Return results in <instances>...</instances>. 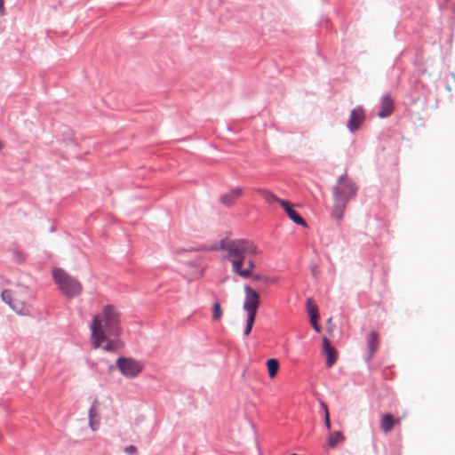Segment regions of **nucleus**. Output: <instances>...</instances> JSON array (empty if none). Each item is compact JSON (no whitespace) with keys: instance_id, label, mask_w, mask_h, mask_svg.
<instances>
[{"instance_id":"14","label":"nucleus","mask_w":455,"mask_h":455,"mask_svg":"<svg viewBox=\"0 0 455 455\" xmlns=\"http://www.w3.org/2000/svg\"><path fill=\"white\" fill-rule=\"evenodd\" d=\"M323 353L326 355V365L328 367L332 366L337 360V352L334 347H331L327 338L323 339Z\"/></svg>"},{"instance_id":"12","label":"nucleus","mask_w":455,"mask_h":455,"mask_svg":"<svg viewBox=\"0 0 455 455\" xmlns=\"http://www.w3.org/2000/svg\"><path fill=\"white\" fill-rule=\"evenodd\" d=\"M281 206L283 208L289 218L297 225L307 227V224L305 220L295 211L292 209L291 205L289 202L285 200L280 201Z\"/></svg>"},{"instance_id":"27","label":"nucleus","mask_w":455,"mask_h":455,"mask_svg":"<svg viewBox=\"0 0 455 455\" xmlns=\"http://www.w3.org/2000/svg\"><path fill=\"white\" fill-rule=\"evenodd\" d=\"M244 263H246L247 267H246V268H244L243 270H249V272H250V277H251V276H252V273H251V271H252V269L255 267V264H254L253 260H251V259H249V260H247V261L245 260V261H244Z\"/></svg>"},{"instance_id":"25","label":"nucleus","mask_w":455,"mask_h":455,"mask_svg":"<svg viewBox=\"0 0 455 455\" xmlns=\"http://www.w3.org/2000/svg\"><path fill=\"white\" fill-rule=\"evenodd\" d=\"M319 316H312V317H309L310 319V323L313 327V329L316 331V332H320L321 331V327L320 325L317 323V319H318Z\"/></svg>"},{"instance_id":"8","label":"nucleus","mask_w":455,"mask_h":455,"mask_svg":"<svg viewBox=\"0 0 455 455\" xmlns=\"http://www.w3.org/2000/svg\"><path fill=\"white\" fill-rule=\"evenodd\" d=\"M379 340L378 332L375 331H371L370 335L367 338V354L364 357V360L367 363H371L376 351L379 348Z\"/></svg>"},{"instance_id":"26","label":"nucleus","mask_w":455,"mask_h":455,"mask_svg":"<svg viewBox=\"0 0 455 455\" xmlns=\"http://www.w3.org/2000/svg\"><path fill=\"white\" fill-rule=\"evenodd\" d=\"M124 451L128 455H135L138 451L137 447L132 444L124 447Z\"/></svg>"},{"instance_id":"5","label":"nucleus","mask_w":455,"mask_h":455,"mask_svg":"<svg viewBox=\"0 0 455 455\" xmlns=\"http://www.w3.org/2000/svg\"><path fill=\"white\" fill-rule=\"evenodd\" d=\"M116 367L125 378H136L143 371V363L132 357L121 356L116 360Z\"/></svg>"},{"instance_id":"10","label":"nucleus","mask_w":455,"mask_h":455,"mask_svg":"<svg viewBox=\"0 0 455 455\" xmlns=\"http://www.w3.org/2000/svg\"><path fill=\"white\" fill-rule=\"evenodd\" d=\"M394 110V100L389 93H386L382 96L380 101V110L378 113V116L380 118H385L389 116Z\"/></svg>"},{"instance_id":"17","label":"nucleus","mask_w":455,"mask_h":455,"mask_svg":"<svg viewBox=\"0 0 455 455\" xmlns=\"http://www.w3.org/2000/svg\"><path fill=\"white\" fill-rule=\"evenodd\" d=\"M267 368L269 377L274 378L277 373L279 362L275 358L268 359L267 361Z\"/></svg>"},{"instance_id":"29","label":"nucleus","mask_w":455,"mask_h":455,"mask_svg":"<svg viewBox=\"0 0 455 455\" xmlns=\"http://www.w3.org/2000/svg\"><path fill=\"white\" fill-rule=\"evenodd\" d=\"M99 426H100V422L99 420H94L93 419V427H97V429L99 428Z\"/></svg>"},{"instance_id":"24","label":"nucleus","mask_w":455,"mask_h":455,"mask_svg":"<svg viewBox=\"0 0 455 455\" xmlns=\"http://www.w3.org/2000/svg\"><path fill=\"white\" fill-rule=\"evenodd\" d=\"M321 406L322 408L323 409L324 411V425L326 427V428L328 430L331 429V421H330V415H329V411H328V407L326 405V403H321Z\"/></svg>"},{"instance_id":"18","label":"nucleus","mask_w":455,"mask_h":455,"mask_svg":"<svg viewBox=\"0 0 455 455\" xmlns=\"http://www.w3.org/2000/svg\"><path fill=\"white\" fill-rule=\"evenodd\" d=\"M307 311L309 317L319 316L317 307L315 306L312 298H307L306 301Z\"/></svg>"},{"instance_id":"20","label":"nucleus","mask_w":455,"mask_h":455,"mask_svg":"<svg viewBox=\"0 0 455 455\" xmlns=\"http://www.w3.org/2000/svg\"><path fill=\"white\" fill-rule=\"evenodd\" d=\"M252 280L255 282H266V283H274L277 281L276 277H268L262 275H253Z\"/></svg>"},{"instance_id":"31","label":"nucleus","mask_w":455,"mask_h":455,"mask_svg":"<svg viewBox=\"0 0 455 455\" xmlns=\"http://www.w3.org/2000/svg\"><path fill=\"white\" fill-rule=\"evenodd\" d=\"M196 249L190 248V249H188V251H196Z\"/></svg>"},{"instance_id":"30","label":"nucleus","mask_w":455,"mask_h":455,"mask_svg":"<svg viewBox=\"0 0 455 455\" xmlns=\"http://www.w3.org/2000/svg\"><path fill=\"white\" fill-rule=\"evenodd\" d=\"M3 147H4V145H3V143L0 141V150H2Z\"/></svg>"},{"instance_id":"28","label":"nucleus","mask_w":455,"mask_h":455,"mask_svg":"<svg viewBox=\"0 0 455 455\" xmlns=\"http://www.w3.org/2000/svg\"><path fill=\"white\" fill-rule=\"evenodd\" d=\"M6 14V10L4 7V0H0V17H3Z\"/></svg>"},{"instance_id":"21","label":"nucleus","mask_w":455,"mask_h":455,"mask_svg":"<svg viewBox=\"0 0 455 455\" xmlns=\"http://www.w3.org/2000/svg\"><path fill=\"white\" fill-rule=\"evenodd\" d=\"M222 315V311L220 307V304L219 302H215L212 307V320H219Z\"/></svg>"},{"instance_id":"7","label":"nucleus","mask_w":455,"mask_h":455,"mask_svg":"<svg viewBox=\"0 0 455 455\" xmlns=\"http://www.w3.org/2000/svg\"><path fill=\"white\" fill-rule=\"evenodd\" d=\"M365 117L364 111L363 108L358 107L356 108H354L349 116V119L347 122V128L351 132H355L357 131L361 124L363 122Z\"/></svg>"},{"instance_id":"22","label":"nucleus","mask_w":455,"mask_h":455,"mask_svg":"<svg viewBox=\"0 0 455 455\" xmlns=\"http://www.w3.org/2000/svg\"><path fill=\"white\" fill-rule=\"evenodd\" d=\"M255 317L256 316H253V315H247V319H246V325H245V328H244V331H243V334L245 336H248L251 331V328H252V325H253V323L255 321Z\"/></svg>"},{"instance_id":"2","label":"nucleus","mask_w":455,"mask_h":455,"mask_svg":"<svg viewBox=\"0 0 455 455\" xmlns=\"http://www.w3.org/2000/svg\"><path fill=\"white\" fill-rule=\"evenodd\" d=\"M208 250H222L228 252L226 256L232 263V271L243 278L250 277L249 270H243L246 255L258 254L256 245L245 239H235L231 241L221 240L219 245H212Z\"/></svg>"},{"instance_id":"23","label":"nucleus","mask_w":455,"mask_h":455,"mask_svg":"<svg viewBox=\"0 0 455 455\" xmlns=\"http://www.w3.org/2000/svg\"><path fill=\"white\" fill-rule=\"evenodd\" d=\"M103 348L108 352H116L119 349V342L116 340H110L103 347Z\"/></svg>"},{"instance_id":"13","label":"nucleus","mask_w":455,"mask_h":455,"mask_svg":"<svg viewBox=\"0 0 455 455\" xmlns=\"http://www.w3.org/2000/svg\"><path fill=\"white\" fill-rule=\"evenodd\" d=\"M400 420L401 419L399 418L395 419L392 414L385 413L381 416L379 428L383 433L388 434L395 425L400 423Z\"/></svg>"},{"instance_id":"19","label":"nucleus","mask_w":455,"mask_h":455,"mask_svg":"<svg viewBox=\"0 0 455 455\" xmlns=\"http://www.w3.org/2000/svg\"><path fill=\"white\" fill-rule=\"evenodd\" d=\"M97 405L98 401L95 400L89 410V425L93 431L97 430V427H93V419L96 416Z\"/></svg>"},{"instance_id":"1","label":"nucleus","mask_w":455,"mask_h":455,"mask_svg":"<svg viewBox=\"0 0 455 455\" xmlns=\"http://www.w3.org/2000/svg\"><path fill=\"white\" fill-rule=\"evenodd\" d=\"M92 345L99 348L108 340V336L118 337L121 333L120 313L111 305H106L100 315L93 316L92 324Z\"/></svg>"},{"instance_id":"4","label":"nucleus","mask_w":455,"mask_h":455,"mask_svg":"<svg viewBox=\"0 0 455 455\" xmlns=\"http://www.w3.org/2000/svg\"><path fill=\"white\" fill-rule=\"evenodd\" d=\"M52 277L59 289L68 298L77 297L83 290L81 283L61 268L52 271Z\"/></svg>"},{"instance_id":"16","label":"nucleus","mask_w":455,"mask_h":455,"mask_svg":"<svg viewBox=\"0 0 455 455\" xmlns=\"http://www.w3.org/2000/svg\"><path fill=\"white\" fill-rule=\"evenodd\" d=\"M344 440V436L341 432L336 431L328 436V446L334 448L338 443Z\"/></svg>"},{"instance_id":"9","label":"nucleus","mask_w":455,"mask_h":455,"mask_svg":"<svg viewBox=\"0 0 455 455\" xmlns=\"http://www.w3.org/2000/svg\"><path fill=\"white\" fill-rule=\"evenodd\" d=\"M243 194V188L241 187H236L232 188L230 191L223 194L220 197V201L222 204L226 206L233 205L236 200H238Z\"/></svg>"},{"instance_id":"3","label":"nucleus","mask_w":455,"mask_h":455,"mask_svg":"<svg viewBox=\"0 0 455 455\" xmlns=\"http://www.w3.org/2000/svg\"><path fill=\"white\" fill-rule=\"evenodd\" d=\"M358 187L347 174L339 177L336 185L332 188L333 208L331 212L332 217L337 221H341L347 203L355 197Z\"/></svg>"},{"instance_id":"11","label":"nucleus","mask_w":455,"mask_h":455,"mask_svg":"<svg viewBox=\"0 0 455 455\" xmlns=\"http://www.w3.org/2000/svg\"><path fill=\"white\" fill-rule=\"evenodd\" d=\"M3 300L7 303L15 312L22 313L25 305L23 302L16 299L13 297L12 291L11 290H4L2 292Z\"/></svg>"},{"instance_id":"15","label":"nucleus","mask_w":455,"mask_h":455,"mask_svg":"<svg viewBox=\"0 0 455 455\" xmlns=\"http://www.w3.org/2000/svg\"><path fill=\"white\" fill-rule=\"evenodd\" d=\"M253 190H254V192L259 194L265 199V201L269 204H273L275 202L280 203V201H281V199H279L275 194H273L271 191H269L266 188H256Z\"/></svg>"},{"instance_id":"6","label":"nucleus","mask_w":455,"mask_h":455,"mask_svg":"<svg viewBox=\"0 0 455 455\" xmlns=\"http://www.w3.org/2000/svg\"><path fill=\"white\" fill-rule=\"evenodd\" d=\"M244 301L243 305V310L247 315L256 316L257 310L260 305V298L259 293L249 285H244Z\"/></svg>"}]
</instances>
